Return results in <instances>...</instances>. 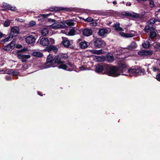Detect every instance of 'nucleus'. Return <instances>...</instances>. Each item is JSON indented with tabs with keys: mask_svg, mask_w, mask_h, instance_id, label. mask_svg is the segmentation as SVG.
Wrapping results in <instances>:
<instances>
[{
	"mask_svg": "<svg viewBox=\"0 0 160 160\" xmlns=\"http://www.w3.org/2000/svg\"><path fill=\"white\" fill-rule=\"evenodd\" d=\"M104 68L106 69L107 75L110 76L115 77L121 74L126 75L123 73L127 70V67L125 64H120L118 68L115 66L111 67L107 65L105 66Z\"/></svg>",
	"mask_w": 160,
	"mask_h": 160,
	"instance_id": "obj_1",
	"label": "nucleus"
},
{
	"mask_svg": "<svg viewBox=\"0 0 160 160\" xmlns=\"http://www.w3.org/2000/svg\"><path fill=\"white\" fill-rule=\"evenodd\" d=\"M67 55L66 54H60L57 57L55 62L58 65V67L59 68L68 71H71V69L70 68V67H71V65L69 64L68 66H67L65 64L62 60L67 58Z\"/></svg>",
	"mask_w": 160,
	"mask_h": 160,
	"instance_id": "obj_2",
	"label": "nucleus"
},
{
	"mask_svg": "<svg viewBox=\"0 0 160 160\" xmlns=\"http://www.w3.org/2000/svg\"><path fill=\"white\" fill-rule=\"evenodd\" d=\"M128 72L131 76H137L138 75H143L144 74V70L138 67L135 68H131L130 69H127L126 71Z\"/></svg>",
	"mask_w": 160,
	"mask_h": 160,
	"instance_id": "obj_3",
	"label": "nucleus"
},
{
	"mask_svg": "<svg viewBox=\"0 0 160 160\" xmlns=\"http://www.w3.org/2000/svg\"><path fill=\"white\" fill-rule=\"evenodd\" d=\"M27 50V48H24L22 50H19L18 51L17 56L18 58L20 59H21L22 62H27V59L30 58V56L28 55H24L21 52L26 51Z\"/></svg>",
	"mask_w": 160,
	"mask_h": 160,
	"instance_id": "obj_4",
	"label": "nucleus"
},
{
	"mask_svg": "<svg viewBox=\"0 0 160 160\" xmlns=\"http://www.w3.org/2000/svg\"><path fill=\"white\" fill-rule=\"evenodd\" d=\"M54 60L53 57L52 55H49L47 57V59L46 63L45 64L44 68H48L50 67H54Z\"/></svg>",
	"mask_w": 160,
	"mask_h": 160,
	"instance_id": "obj_5",
	"label": "nucleus"
},
{
	"mask_svg": "<svg viewBox=\"0 0 160 160\" xmlns=\"http://www.w3.org/2000/svg\"><path fill=\"white\" fill-rule=\"evenodd\" d=\"M157 22L154 18H152L148 22L147 25L145 27V30L146 32H148L149 30H151L154 29L155 28L152 26L155 22Z\"/></svg>",
	"mask_w": 160,
	"mask_h": 160,
	"instance_id": "obj_6",
	"label": "nucleus"
},
{
	"mask_svg": "<svg viewBox=\"0 0 160 160\" xmlns=\"http://www.w3.org/2000/svg\"><path fill=\"white\" fill-rule=\"evenodd\" d=\"M51 28L57 29L59 28H64L66 26L64 23L61 22L54 23L50 26Z\"/></svg>",
	"mask_w": 160,
	"mask_h": 160,
	"instance_id": "obj_7",
	"label": "nucleus"
},
{
	"mask_svg": "<svg viewBox=\"0 0 160 160\" xmlns=\"http://www.w3.org/2000/svg\"><path fill=\"white\" fill-rule=\"evenodd\" d=\"M93 41L94 46L98 48H101L105 44L104 42L100 38L94 39Z\"/></svg>",
	"mask_w": 160,
	"mask_h": 160,
	"instance_id": "obj_8",
	"label": "nucleus"
},
{
	"mask_svg": "<svg viewBox=\"0 0 160 160\" xmlns=\"http://www.w3.org/2000/svg\"><path fill=\"white\" fill-rule=\"evenodd\" d=\"M111 32V29L110 28H103L99 29L98 33L100 36H103L106 34H108Z\"/></svg>",
	"mask_w": 160,
	"mask_h": 160,
	"instance_id": "obj_9",
	"label": "nucleus"
},
{
	"mask_svg": "<svg viewBox=\"0 0 160 160\" xmlns=\"http://www.w3.org/2000/svg\"><path fill=\"white\" fill-rule=\"evenodd\" d=\"M19 29L18 27L14 26L11 29L10 35L13 38L17 36L19 33Z\"/></svg>",
	"mask_w": 160,
	"mask_h": 160,
	"instance_id": "obj_10",
	"label": "nucleus"
},
{
	"mask_svg": "<svg viewBox=\"0 0 160 160\" xmlns=\"http://www.w3.org/2000/svg\"><path fill=\"white\" fill-rule=\"evenodd\" d=\"M138 55L141 56H146L148 55H151L153 54L152 51L150 50H142L139 51L138 52Z\"/></svg>",
	"mask_w": 160,
	"mask_h": 160,
	"instance_id": "obj_11",
	"label": "nucleus"
},
{
	"mask_svg": "<svg viewBox=\"0 0 160 160\" xmlns=\"http://www.w3.org/2000/svg\"><path fill=\"white\" fill-rule=\"evenodd\" d=\"M35 40V38L32 35H29L27 37L25 38L26 42L29 44L34 43Z\"/></svg>",
	"mask_w": 160,
	"mask_h": 160,
	"instance_id": "obj_12",
	"label": "nucleus"
},
{
	"mask_svg": "<svg viewBox=\"0 0 160 160\" xmlns=\"http://www.w3.org/2000/svg\"><path fill=\"white\" fill-rule=\"evenodd\" d=\"M40 43L42 46H45L48 45L50 44V42L48 38L44 37L40 39Z\"/></svg>",
	"mask_w": 160,
	"mask_h": 160,
	"instance_id": "obj_13",
	"label": "nucleus"
},
{
	"mask_svg": "<svg viewBox=\"0 0 160 160\" xmlns=\"http://www.w3.org/2000/svg\"><path fill=\"white\" fill-rule=\"evenodd\" d=\"M83 35L87 37L89 36L92 34V30L91 29L86 28L82 31Z\"/></svg>",
	"mask_w": 160,
	"mask_h": 160,
	"instance_id": "obj_14",
	"label": "nucleus"
},
{
	"mask_svg": "<svg viewBox=\"0 0 160 160\" xmlns=\"http://www.w3.org/2000/svg\"><path fill=\"white\" fill-rule=\"evenodd\" d=\"M62 43L65 48H68L70 45V42L68 39L65 37H62Z\"/></svg>",
	"mask_w": 160,
	"mask_h": 160,
	"instance_id": "obj_15",
	"label": "nucleus"
},
{
	"mask_svg": "<svg viewBox=\"0 0 160 160\" xmlns=\"http://www.w3.org/2000/svg\"><path fill=\"white\" fill-rule=\"evenodd\" d=\"M114 60L113 55L111 53L108 54L105 58V60L109 62H111Z\"/></svg>",
	"mask_w": 160,
	"mask_h": 160,
	"instance_id": "obj_16",
	"label": "nucleus"
},
{
	"mask_svg": "<svg viewBox=\"0 0 160 160\" xmlns=\"http://www.w3.org/2000/svg\"><path fill=\"white\" fill-rule=\"evenodd\" d=\"M104 68H104L102 66L100 65H98L96 67V71L98 72H102L103 69L106 70V69H105Z\"/></svg>",
	"mask_w": 160,
	"mask_h": 160,
	"instance_id": "obj_17",
	"label": "nucleus"
},
{
	"mask_svg": "<svg viewBox=\"0 0 160 160\" xmlns=\"http://www.w3.org/2000/svg\"><path fill=\"white\" fill-rule=\"evenodd\" d=\"M88 42L85 41L81 42L79 43V47L82 49H85L88 47Z\"/></svg>",
	"mask_w": 160,
	"mask_h": 160,
	"instance_id": "obj_18",
	"label": "nucleus"
},
{
	"mask_svg": "<svg viewBox=\"0 0 160 160\" xmlns=\"http://www.w3.org/2000/svg\"><path fill=\"white\" fill-rule=\"evenodd\" d=\"M48 29L47 28H42L41 31L42 35L44 36H47L48 33Z\"/></svg>",
	"mask_w": 160,
	"mask_h": 160,
	"instance_id": "obj_19",
	"label": "nucleus"
},
{
	"mask_svg": "<svg viewBox=\"0 0 160 160\" xmlns=\"http://www.w3.org/2000/svg\"><path fill=\"white\" fill-rule=\"evenodd\" d=\"M94 59L98 62H103L105 60V57L102 56H95Z\"/></svg>",
	"mask_w": 160,
	"mask_h": 160,
	"instance_id": "obj_20",
	"label": "nucleus"
},
{
	"mask_svg": "<svg viewBox=\"0 0 160 160\" xmlns=\"http://www.w3.org/2000/svg\"><path fill=\"white\" fill-rule=\"evenodd\" d=\"M90 52L92 54L99 55L103 53V50L102 49L99 50H90Z\"/></svg>",
	"mask_w": 160,
	"mask_h": 160,
	"instance_id": "obj_21",
	"label": "nucleus"
},
{
	"mask_svg": "<svg viewBox=\"0 0 160 160\" xmlns=\"http://www.w3.org/2000/svg\"><path fill=\"white\" fill-rule=\"evenodd\" d=\"M76 30L75 28H72L70 29L69 31H67L65 32V34L68 36H73L75 34Z\"/></svg>",
	"mask_w": 160,
	"mask_h": 160,
	"instance_id": "obj_22",
	"label": "nucleus"
},
{
	"mask_svg": "<svg viewBox=\"0 0 160 160\" xmlns=\"http://www.w3.org/2000/svg\"><path fill=\"white\" fill-rule=\"evenodd\" d=\"M13 37L12 36H11L10 34H9V36L6 38L2 40L1 42L2 44H4L6 42H9V41H11L12 39V38Z\"/></svg>",
	"mask_w": 160,
	"mask_h": 160,
	"instance_id": "obj_23",
	"label": "nucleus"
},
{
	"mask_svg": "<svg viewBox=\"0 0 160 160\" xmlns=\"http://www.w3.org/2000/svg\"><path fill=\"white\" fill-rule=\"evenodd\" d=\"M153 46L156 51H160V43L155 42L153 44Z\"/></svg>",
	"mask_w": 160,
	"mask_h": 160,
	"instance_id": "obj_24",
	"label": "nucleus"
},
{
	"mask_svg": "<svg viewBox=\"0 0 160 160\" xmlns=\"http://www.w3.org/2000/svg\"><path fill=\"white\" fill-rule=\"evenodd\" d=\"M137 47V45L136 43L134 42H132L131 44L128 46V49L129 50H131L136 48Z\"/></svg>",
	"mask_w": 160,
	"mask_h": 160,
	"instance_id": "obj_25",
	"label": "nucleus"
},
{
	"mask_svg": "<svg viewBox=\"0 0 160 160\" xmlns=\"http://www.w3.org/2000/svg\"><path fill=\"white\" fill-rule=\"evenodd\" d=\"M8 73L9 75H17L19 74V73L17 70L11 69L8 71Z\"/></svg>",
	"mask_w": 160,
	"mask_h": 160,
	"instance_id": "obj_26",
	"label": "nucleus"
},
{
	"mask_svg": "<svg viewBox=\"0 0 160 160\" xmlns=\"http://www.w3.org/2000/svg\"><path fill=\"white\" fill-rule=\"evenodd\" d=\"M65 24H66L68 26H74V23L73 22V20L72 19H70L68 20H67L65 23Z\"/></svg>",
	"mask_w": 160,
	"mask_h": 160,
	"instance_id": "obj_27",
	"label": "nucleus"
},
{
	"mask_svg": "<svg viewBox=\"0 0 160 160\" xmlns=\"http://www.w3.org/2000/svg\"><path fill=\"white\" fill-rule=\"evenodd\" d=\"M120 23L119 22H117L116 23L113 25V27L117 31H122L123 30L122 29L119 27Z\"/></svg>",
	"mask_w": 160,
	"mask_h": 160,
	"instance_id": "obj_28",
	"label": "nucleus"
},
{
	"mask_svg": "<svg viewBox=\"0 0 160 160\" xmlns=\"http://www.w3.org/2000/svg\"><path fill=\"white\" fill-rule=\"evenodd\" d=\"M32 54L34 56L37 57H41L42 56L43 54L41 52H33L32 53Z\"/></svg>",
	"mask_w": 160,
	"mask_h": 160,
	"instance_id": "obj_29",
	"label": "nucleus"
},
{
	"mask_svg": "<svg viewBox=\"0 0 160 160\" xmlns=\"http://www.w3.org/2000/svg\"><path fill=\"white\" fill-rule=\"evenodd\" d=\"M142 45L143 48H147L150 47V42H149L148 41V40L147 41L144 42Z\"/></svg>",
	"mask_w": 160,
	"mask_h": 160,
	"instance_id": "obj_30",
	"label": "nucleus"
},
{
	"mask_svg": "<svg viewBox=\"0 0 160 160\" xmlns=\"http://www.w3.org/2000/svg\"><path fill=\"white\" fill-rule=\"evenodd\" d=\"M11 21V20H9L8 19L5 21L3 24L4 27H7L9 26Z\"/></svg>",
	"mask_w": 160,
	"mask_h": 160,
	"instance_id": "obj_31",
	"label": "nucleus"
},
{
	"mask_svg": "<svg viewBox=\"0 0 160 160\" xmlns=\"http://www.w3.org/2000/svg\"><path fill=\"white\" fill-rule=\"evenodd\" d=\"M156 35L157 34L155 32H152L150 33V38L151 39H152L156 37Z\"/></svg>",
	"mask_w": 160,
	"mask_h": 160,
	"instance_id": "obj_32",
	"label": "nucleus"
},
{
	"mask_svg": "<svg viewBox=\"0 0 160 160\" xmlns=\"http://www.w3.org/2000/svg\"><path fill=\"white\" fill-rule=\"evenodd\" d=\"M3 49L4 50L7 51H11L12 50V49L11 48V47L9 45L4 47Z\"/></svg>",
	"mask_w": 160,
	"mask_h": 160,
	"instance_id": "obj_33",
	"label": "nucleus"
},
{
	"mask_svg": "<svg viewBox=\"0 0 160 160\" xmlns=\"http://www.w3.org/2000/svg\"><path fill=\"white\" fill-rule=\"evenodd\" d=\"M84 21L87 22H91L93 21V19L91 17H88L86 19H82Z\"/></svg>",
	"mask_w": 160,
	"mask_h": 160,
	"instance_id": "obj_34",
	"label": "nucleus"
},
{
	"mask_svg": "<svg viewBox=\"0 0 160 160\" xmlns=\"http://www.w3.org/2000/svg\"><path fill=\"white\" fill-rule=\"evenodd\" d=\"M15 41L13 40L10 42V43L9 45L10 46V47H11V49H12L15 48Z\"/></svg>",
	"mask_w": 160,
	"mask_h": 160,
	"instance_id": "obj_35",
	"label": "nucleus"
},
{
	"mask_svg": "<svg viewBox=\"0 0 160 160\" xmlns=\"http://www.w3.org/2000/svg\"><path fill=\"white\" fill-rule=\"evenodd\" d=\"M51 49L53 50L55 52H57L58 51L57 48L55 46H52L50 47Z\"/></svg>",
	"mask_w": 160,
	"mask_h": 160,
	"instance_id": "obj_36",
	"label": "nucleus"
},
{
	"mask_svg": "<svg viewBox=\"0 0 160 160\" xmlns=\"http://www.w3.org/2000/svg\"><path fill=\"white\" fill-rule=\"evenodd\" d=\"M149 4L151 8H153L155 6L154 4L153 1L152 0H149Z\"/></svg>",
	"mask_w": 160,
	"mask_h": 160,
	"instance_id": "obj_37",
	"label": "nucleus"
},
{
	"mask_svg": "<svg viewBox=\"0 0 160 160\" xmlns=\"http://www.w3.org/2000/svg\"><path fill=\"white\" fill-rule=\"evenodd\" d=\"M49 42H50V44H53L55 43V40L52 38H49L48 39Z\"/></svg>",
	"mask_w": 160,
	"mask_h": 160,
	"instance_id": "obj_38",
	"label": "nucleus"
},
{
	"mask_svg": "<svg viewBox=\"0 0 160 160\" xmlns=\"http://www.w3.org/2000/svg\"><path fill=\"white\" fill-rule=\"evenodd\" d=\"M8 9L11 10L12 11H14L16 10V8L15 7H12L10 5H8Z\"/></svg>",
	"mask_w": 160,
	"mask_h": 160,
	"instance_id": "obj_39",
	"label": "nucleus"
},
{
	"mask_svg": "<svg viewBox=\"0 0 160 160\" xmlns=\"http://www.w3.org/2000/svg\"><path fill=\"white\" fill-rule=\"evenodd\" d=\"M129 16H132L134 17H136L138 16V15L135 13H130L128 14Z\"/></svg>",
	"mask_w": 160,
	"mask_h": 160,
	"instance_id": "obj_40",
	"label": "nucleus"
},
{
	"mask_svg": "<svg viewBox=\"0 0 160 160\" xmlns=\"http://www.w3.org/2000/svg\"><path fill=\"white\" fill-rule=\"evenodd\" d=\"M126 38H132L134 36L132 33H126Z\"/></svg>",
	"mask_w": 160,
	"mask_h": 160,
	"instance_id": "obj_41",
	"label": "nucleus"
},
{
	"mask_svg": "<svg viewBox=\"0 0 160 160\" xmlns=\"http://www.w3.org/2000/svg\"><path fill=\"white\" fill-rule=\"evenodd\" d=\"M36 24V22L34 21H31L29 23V25L30 26H33L35 25Z\"/></svg>",
	"mask_w": 160,
	"mask_h": 160,
	"instance_id": "obj_42",
	"label": "nucleus"
},
{
	"mask_svg": "<svg viewBox=\"0 0 160 160\" xmlns=\"http://www.w3.org/2000/svg\"><path fill=\"white\" fill-rule=\"evenodd\" d=\"M97 23L96 22H91L90 23V25L91 26H96L97 25Z\"/></svg>",
	"mask_w": 160,
	"mask_h": 160,
	"instance_id": "obj_43",
	"label": "nucleus"
},
{
	"mask_svg": "<svg viewBox=\"0 0 160 160\" xmlns=\"http://www.w3.org/2000/svg\"><path fill=\"white\" fill-rule=\"evenodd\" d=\"M120 34L122 36H123L125 37H126V33H125L123 32H121L120 33Z\"/></svg>",
	"mask_w": 160,
	"mask_h": 160,
	"instance_id": "obj_44",
	"label": "nucleus"
},
{
	"mask_svg": "<svg viewBox=\"0 0 160 160\" xmlns=\"http://www.w3.org/2000/svg\"><path fill=\"white\" fill-rule=\"evenodd\" d=\"M15 20L21 22H23L24 21L23 19L21 18H16V19Z\"/></svg>",
	"mask_w": 160,
	"mask_h": 160,
	"instance_id": "obj_45",
	"label": "nucleus"
},
{
	"mask_svg": "<svg viewBox=\"0 0 160 160\" xmlns=\"http://www.w3.org/2000/svg\"><path fill=\"white\" fill-rule=\"evenodd\" d=\"M3 7H4L5 8H8V5H9L8 4H7L6 3H3Z\"/></svg>",
	"mask_w": 160,
	"mask_h": 160,
	"instance_id": "obj_46",
	"label": "nucleus"
},
{
	"mask_svg": "<svg viewBox=\"0 0 160 160\" xmlns=\"http://www.w3.org/2000/svg\"><path fill=\"white\" fill-rule=\"evenodd\" d=\"M156 79L157 80L160 82V73L157 76Z\"/></svg>",
	"mask_w": 160,
	"mask_h": 160,
	"instance_id": "obj_47",
	"label": "nucleus"
},
{
	"mask_svg": "<svg viewBox=\"0 0 160 160\" xmlns=\"http://www.w3.org/2000/svg\"><path fill=\"white\" fill-rule=\"evenodd\" d=\"M158 70H159L156 67H153L152 68V70L154 72H156V71H157Z\"/></svg>",
	"mask_w": 160,
	"mask_h": 160,
	"instance_id": "obj_48",
	"label": "nucleus"
},
{
	"mask_svg": "<svg viewBox=\"0 0 160 160\" xmlns=\"http://www.w3.org/2000/svg\"><path fill=\"white\" fill-rule=\"evenodd\" d=\"M4 34H3L2 32H0V39L4 37Z\"/></svg>",
	"mask_w": 160,
	"mask_h": 160,
	"instance_id": "obj_49",
	"label": "nucleus"
},
{
	"mask_svg": "<svg viewBox=\"0 0 160 160\" xmlns=\"http://www.w3.org/2000/svg\"><path fill=\"white\" fill-rule=\"evenodd\" d=\"M6 78L7 80H9L11 79V78L9 75H7L6 77Z\"/></svg>",
	"mask_w": 160,
	"mask_h": 160,
	"instance_id": "obj_50",
	"label": "nucleus"
},
{
	"mask_svg": "<svg viewBox=\"0 0 160 160\" xmlns=\"http://www.w3.org/2000/svg\"><path fill=\"white\" fill-rule=\"evenodd\" d=\"M22 47V46L20 44H17L16 46L17 48H21Z\"/></svg>",
	"mask_w": 160,
	"mask_h": 160,
	"instance_id": "obj_51",
	"label": "nucleus"
},
{
	"mask_svg": "<svg viewBox=\"0 0 160 160\" xmlns=\"http://www.w3.org/2000/svg\"><path fill=\"white\" fill-rule=\"evenodd\" d=\"M131 5V4L130 2H127L126 5L127 6H130Z\"/></svg>",
	"mask_w": 160,
	"mask_h": 160,
	"instance_id": "obj_52",
	"label": "nucleus"
},
{
	"mask_svg": "<svg viewBox=\"0 0 160 160\" xmlns=\"http://www.w3.org/2000/svg\"><path fill=\"white\" fill-rule=\"evenodd\" d=\"M48 21L50 22H53L54 21V20L52 19L49 18L48 19Z\"/></svg>",
	"mask_w": 160,
	"mask_h": 160,
	"instance_id": "obj_53",
	"label": "nucleus"
},
{
	"mask_svg": "<svg viewBox=\"0 0 160 160\" xmlns=\"http://www.w3.org/2000/svg\"><path fill=\"white\" fill-rule=\"evenodd\" d=\"M81 70H83L85 69V68L84 67H81L80 68Z\"/></svg>",
	"mask_w": 160,
	"mask_h": 160,
	"instance_id": "obj_54",
	"label": "nucleus"
},
{
	"mask_svg": "<svg viewBox=\"0 0 160 160\" xmlns=\"http://www.w3.org/2000/svg\"><path fill=\"white\" fill-rule=\"evenodd\" d=\"M113 3L114 4H117V2L116 1H113Z\"/></svg>",
	"mask_w": 160,
	"mask_h": 160,
	"instance_id": "obj_55",
	"label": "nucleus"
},
{
	"mask_svg": "<svg viewBox=\"0 0 160 160\" xmlns=\"http://www.w3.org/2000/svg\"><path fill=\"white\" fill-rule=\"evenodd\" d=\"M38 94H39V95H41V96H42V95H41V94H40V92H38Z\"/></svg>",
	"mask_w": 160,
	"mask_h": 160,
	"instance_id": "obj_56",
	"label": "nucleus"
}]
</instances>
